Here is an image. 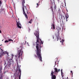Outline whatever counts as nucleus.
Returning a JSON list of instances; mask_svg holds the SVG:
<instances>
[{"label":"nucleus","mask_w":79,"mask_h":79,"mask_svg":"<svg viewBox=\"0 0 79 79\" xmlns=\"http://www.w3.org/2000/svg\"><path fill=\"white\" fill-rule=\"evenodd\" d=\"M70 72H71V73L72 74V75H73V71H70Z\"/></svg>","instance_id":"obj_27"},{"label":"nucleus","mask_w":79,"mask_h":79,"mask_svg":"<svg viewBox=\"0 0 79 79\" xmlns=\"http://www.w3.org/2000/svg\"><path fill=\"white\" fill-rule=\"evenodd\" d=\"M11 61H10V62L8 61V62L7 64L5 66V67H7V68H8V69H9V68L11 67Z\"/></svg>","instance_id":"obj_7"},{"label":"nucleus","mask_w":79,"mask_h":79,"mask_svg":"<svg viewBox=\"0 0 79 79\" xmlns=\"http://www.w3.org/2000/svg\"><path fill=\"white\" fill-rule=\"evenodd\" d=\"M52 27H51L52 29H53V30H55V24H52Z\"/></svg>","instance_id":"obj_10"},{"label":"nucleus","mask_w":79,"mask_h":79,"mask_svg":"<svg viewBox=\"0 0 79 79\" xmlns=\"http://www.w3.org/2000/svg\"><path fill=\"white\" fill-rule=\"evenodd\" d=\"M12 57H13V56H14V55H12Z\"/></svg>","instance_id":"obj_33"},{"label":"nucleus","mask_w":79,"mask_h":79,"mask_svg":"<svg viewBox=\"0 0 79 79\" xmlns=\"http://www.w3.org/2000/svg\"><path fill=\"white\" fill-rule=\"evenodd\" d=\"M33 45H35V44H34Z\"/></svg>","instance_id":"obj_37"},{"label":"nucleus","mask_w":79,"mask_h":79,"mask_svg":"<svg viewBox=\"0 0 79 79\" xmlns=\"http://www.w3.org/2000/svg\"><path fill=\"white\" fill-rule=\"evenodd\" d=\"M64 40L63 39V40H62V41H60V42H62V44H63V42H64Z\"/></svg>","instance_id":"obj_16"},{"label":"nucleus","mask_w":79,"mask_h":79,"mask_svg":"<svg viewBox=\"0 0 79 79\" xmlns=\"http://www.w3.org/2000/svg\"><path fill=\"white\" fill-rule=\"evenodd\" d=\"M16 23L18 27H19V28H20V29H21V23H20V22H18L16 21Z\"/></svg>","instance_id":"obj_8"},{"label":"nucleus","mask_w":79,"mask_h":79,"mask_svg":"<svg viewBox=\"0 0 79 79\" xmlns=\"http://www.w3.org/2000/svg\"><path fill=\"white\" fill-rule=\"evenodd\" d=\"M9 53L8 52L6 51H4L2 52L1 54L0 55V57H2V56H4L5 55H6V54L8 56V54Z\"/></svg>","instance_id":"obj_6"},{"label":"nucleus","mask_w":79,"mask_h":79,"mask_svg":"<svg viewBox=\"0 0 79 79\" xmlns=\"http://www.w3.org/2000/svg\"><path fill=\"white\" fill-rule=\"evenodd\" d=\"M51 72V75L52 76V79H56V76H55V75H53V73H55L53 72V71H52Z\"/></svg>","instance_id":"obj_5"},{"label":"nucleus","mask_w":79,"mask_h":79,"mask_svg":"<svg viewBox=\"0 0 79 79\" xmlns=\"http://www.w3.org/2000/svg\"><path fill=\"white\" fill-rule=\"evenodd\" d=\"M2 69V68H1V70Z\"/></svg>","instance_id":"obj_38"},{"label":"nucleus","mask_w":79,"mask_h":79,"mask_svg":"<svg viewBox=\"0 0 79 79\" xmlns=\"http://www.w3.org/2000/svg\"><path fill=\"white\" fill-rule=\"evenodd\" d=\"M56 61H55V65H56Z\"/></svg>","instance_id":"obj_29"},{"label":"nucleus","mask_w":79,"mask_h":79,"mask_svg":"<svg viewBox=\"0 0 79 79\" xmlns=\"http://www.w3.org/2000/svg\"><path fill=\"white\" fill-rule=\"evenodd\" d=\"M32 19H31V20L29 21V23H30V24H31L32 23Z\"/></svg>","instance_id":"obj_15"},{"label":"nucleus","mask_w":79,"mask_h":79,"mask_svg":"<svg viewBox=\"0 0 79 79\" xmlns=\"http://www.w3.org/2000/svg\"><path fill=\"white\" fill-rule=\"evenodd\" d=\"M61 19H62V20H63H63H64L65 19L64 16H63V15H61Z\"/></svg>","instance_id":"obj_12"},{"label":"nucleus","mask_w":79,"mask_h":79,"mask_svg":"<svg viewBox=\"0 0 79 79\" xmlns=\"http://www.w3.org/2000/svg\"><path fill=\"white\" fill-rule=\"evenodd\" d=\"M16 76H17V75H16Z\"/></svg>","instance_id":"obj_43"},{"label":"nucleus","mask_w":79,"mask_h":79,"mask_svg":"<svg viewBox=\"0 0 79 79\" xmlns=\"http://www.w3.org/2000/svg\"><path fill=\"white\" fill-rule=\"evenodd\" d=\"M19 67V72L18 74L17 77H15V79H21V70L19 68V65H18Z\"/></svg>","instance_id":"obj_4"},{"label":"nucleus","mask_w":79,"mask_h":79,"mask_svg":"<svg viewBox=\"0 0 79 79\" xmlns=\"http://www.w3.org/2000/svg\"><path fill=\"white\" fill-rule=\"evenodd\" d=\"M26 41H24V42L23 43V45H25L26 44Z\"/></svg>","instance_id":"obj_19"},{"label":"nucleus","mask_w":79,"mask_h":79,"mask_svg":"<svg viewBox=\"0 0 79 79\" xmlns=\"http://www.w3.org/2000/svg\"><path fill=\"white\" fill-rule=\"evenodd\" d=\"M1 50H2V52H3V50H2V49Z\"/></svg>","instance_id":"obj_35"},{"label":"nucleus","mask_w":79,"mask_h":79,"mask_svg":"<svg viewBox=\"0 0 79 79\" xmlns=\"http://www.w3.org/2000/svg\"><path fill=\"white\" fill-rule=\"evenodd\" d=\"M66 21H68V20L67 19H66Z\"/></svg>","instance_id":"obj_36"},{"label":"nucleus","mask_w":79,"mask_h":79,"mask_svg":"<svg viewBox=\"0 0 79 79\" xmlns=\"http://www.w3.org/2000/svg\"><path fill=\"white\" fill-rule=\"evenodd\" d=\"M27 14H29V12H27Z\"/></svg>","instance_id":"obj_34"},{"label":"nucleus","mask_w":79,"mask_h":79,"mask_svg":"<svg viewBox=\"0 0 79 79\" xmlns=\"http://www.w3.org/2000/svg\"><path fill=\"white\" fill-rule=\"evenodd\" d=\"M63 69H61V74H62L63 73Z\"/></svg>","instance_id":"obj_26"},{"label":"nucleus","mask_w":79,"mask_h":79,"mask_svg":"<svg viewBox=\"0 0 79 79\" xmlns=\"http://www.w3.org/2000/svg\"><path fill=\"white\" fill-rule=\"evenodd\" d=\"M63 76H64V75H62V77H63V78H62V79H67V78H63Z\"/></svg>","instance_id":"obj_24"},{"label":"nucleus","mask_w":79,"mask_h":79,"mask_svg":"<svg viewBox=\"0 0 79 79\" xmlns=\"http://www.w3.org/2000/svg\"><path fill=\"white\" fill-rule=\"evenodd\" d=\"M54 10H56V5H55L54 6Z\"/></svg>","instance_id":"obj_17"},{"label":"nucleus","mask_w":79,"mask_h":79,"mask_svg":"<svg viewBox=\"0 0 79 79\" xmlns=\"http://www.w3.org/2000/svg\"><path fill=\"white\" fill-rule=\"evenodd\" d=\"M22 8L23 10V13L25 17L27 19H28V17L27 16V15L26 14V12H25V9L27 10L26 9V7L24 6V4L25 3V0H22Z\"/></svg>","instance_id":"obj_2"},{"label":"nucleus","mask_w":79,"mask_h":79,"mask_svg":"<svg viewBox=\"0 0 79 79\" xmlns=\"http://www.w3.org/2000/svg\"><path fill=\"white\" fill-rule=\"evenodd\" d=\"M67 78L68 79V77H67Z\"/></svg>","instance_id":"obj_40"},{"label":"nucleus","mask_w":79,"mask_h":79,"mask_svg":"<svg viewBox=\"0 0 79 79\" xmlns=\"http://www.w3.org/2000/svg\"><path fill=\"white\" fill-rule=\"evenodd\" d=\"M4 65L5 66H6V65H7V64H6V62H5V63H4Z\"/></svg>","instance_id":"obj_22"},{"label":"nucleus","mask_w":79,"mask_h":79,"mask_svg":"<svg viewBox=\"0 0 79 79\" xmlns=\"http://www.w3.org/2000/svg\"><path fill=\"white\" fill-rule=\"evenodd\" d=\"M59 71H60V69H58V72H59Z\"/></svg>","instance_id":"obj_30"},{"label":"nucleus","mask_w":79,"mask_h":79,"mask_svg":"<svg viewBox=\"0 0 79 79\" xmlns=\"http://www.w3.org/2000/svg\"><path fill=\"white\" fill-rule=\"evenodd\" d=\"M8 41H12V42H13V40H11V39H10L9 40H8Z\"/></svg>","instance_id":"obj_20"},{"label":"nucleus","mask_w":79,"mask_h":79,"mask_svg":"<svg viewBox=\"0 0 79 79\" xmlns=\"http://www.w3.org/2000/svg\"><path fill=\"white\" fill-rule=\"evenodd\" d=\"M0 1H1V0H0Z\"/></svg>","instance_id":"obj_44"},{"label":"nucleus","mask_w":79,"mask_h":79,"mask_svg":"<svg viewBox=\"0 0 79 79\" xmlns=\"http://www.w3.org/2000/svg\"><path fill=\"white\" fill-rule=\"evenodd\" d=\"M56 29L57 30V33L58 34H59V32H60V30L59 29H58V27H56Z\"/></svg>","instance_id":"obj_13"},{"label":"nucleus","mask_w":79,"mask_h":79,"mask_svg":"<svg viewBox=\"0 0 79 79\" xmlns=\"http://www.w3.org/2000/svg\"><path fill=\"white\" fill-rule=\"evenodd\" d=\"M75 68H76V67H75Z\"/></svg>","instance_id":"obj_45"},{"label":"nucleus","mask_w":79,"mask_h":79,"mask_svg":"<svg viewBox=\"0 0 79 79\" xmlns=\"http://www.w3.org/2000/svg\"><path fill=\"white\" fill-rule=\"evenodd\" d=\"M0 46H2V45H1Z\"/></svg>","instance_id":"obj_42"},{"label":"nucleus","mask_w":79,"mask_h":79,"mask_svg":"<svg viewBox=\"0 0 79 79\" xmlns=\"http://www.w3.org/2000/svg\"><path fill=\"white\" fill-rule=\"evenodd\" d=\"M9 42V41L7 40H6L5 41V43H8V42Z\"/></svg>","instance_id":"obj_21"},{"label":"nucleus","mask_w":79,"mask_h":79,"mask_svg":"<svg viewBox=\"0 0 79 79\" xmlns=\"http://www.w3.org/2000/svg\"><path fill=\"white\" fill-rule=\"evenodd\" d=\"M65 17L66 18V19H68V18H69V15L66 14V15H65Z\"/></svg>","instance_id":"obj_14"},{"label":"nucleus","mask_w":79,"mask_h":79,"mask_svg":"<svg viewBox=\"0 0 79 79\" xmlns=\"http://www.w3.org/2000/svg\"><path fill=\"white\" fill-rule=\"evenodd\" d=\"M0 33H2V31H1V30H0Z\"/></svg>","instance_id":"obj_31"},{"label":"nucleus","mask_w":79,"mask_h":79,"mask_svg":"<svg viewBox=\"0 0 79 79\" xmlns=\"http://www.w3.org/2000/svg\"><path fill=\"white\" fill-rule=\"evenodd\" d=\"M54 69L55 70L54 71V73H58V69H57V68H55Z\"/></svg>","instance_id":"obj_11"},{"label":"nucleus","mask_w":79,"mask_h":79,"mask_svg":"<svg viewBox=\"0 0 79 79\" xmlns=\"http://www.w3.org/2000/svg\"><path fill=\"white\" fill-rule=\"evenodd\" d=\"M37 6L36 7V8H38V6H39V5L38 4V3H37Z\"/></svg>","instance_id":"obj_23"},{"label":"nucleus","mask_w":79,"mask_h":79,"mask_svg":"<svg viewBox=\"0 0 79 79\" xmlns=\"http://www.w3.org/2000/svg\"><path fill=\"white\" fill-rule=\"evenodd\" d=\"M52 37H53V39H54V36H52Z\"/></svg>","instance_id":"obj_32"},{"label":"nucleus","mask_w":79,"mask_h":79,"mask_svg":"<svg viewBox=\"0 0 79 79\" xmlns=\"http://www.w3.org/2000/svg\"><path fill=\"white\" fill-rule=\"evenodd\" d=\"M6 73V72H5L4 73Z\"/></svg>","instance_id":"obj_39"},{"label":"nucleus","mask_w":79,"mask_h":79,"mask_svg":"<svg viewBox=\"0 0 79 79\" xmlns=\"http://www.w3.org/2000/svg\"><path fill=\"white\" fill-rule=\"evenodd\" d=\"M2 78V77H1V78Z\"/></svg>","instance_id":"obj_46"},{"label":"nucleus","mask_w":79,"mask_h":79,"mask_svg":"<svg viewBox=\"0 0 79 79\" xmlns=\"http://www.w3.org/2000/svg\"><path fill=\"white\" fill-rule=\"evenodd\" d=\"M50 8L51 9L53 13V7H52V6H51Z\"/></svg>","instance_id":"obj_18"},{"label":"nucleus","mask_w":79,"mask_h":79,"mask_svg":"<svg viewBox=\"0 0 79 79\" xmlns=\"http://www.w3.org/2000/svg\"><path fill=\"white\" fill-rule=\"evenodd\" d=\"M23 47L22 46H20V47L18 48V51L17 53V56L18 58H20L21 56H22L23 53V51L22 49H23Z\"/></svg>","instance_id":"obj_3"},{"label":"nucleus","mask_w":79,"mask_h":79,"mask_svg":"<svg viewBox=\"0 0 79 79\" xmlns=\"http://www.w3.org/2000/svg\"><path fill=\"white\" fill-rule=\"evenodd\" d=\"M58 39H60V40H61V37H60V36H57L56 38V39H55V40H57V41H58Z\"/></svg>","instance_id":"obj_9"},{"label":"nucleus","mask_w":79,"mask_h":79,"mask_svg":"<svg viewBox=\"0 0 79 79\" xmlns=\"http://www.w3.org/2000/svg\"><path fill=\"white\" fill-rule=\"evenodd\" d=\"M1 6V5H0V6Z\"/></svg>","instance_id":"obj_41"},{"label":"nucleus","mask_w":79,"mask_h":79,"mask_svg":"<svg viewBox=\"0 0 79 79\" xmlns=\"http://www.w3.org/2000/svg\"><path fill=\"white\" fill-rule=\"evenodd\" d=\"M34 34L37 37L36 42V54L34 55V56L36 58H39L40 61H42V55H41V44H43V42L42 41L41 39L39 38V31L38 29L35 31L34 33Z\"/></svg>","instance_id":"obj_1"},{"label":"nucleus","mask_w":79,"mask_h":79,"mask_svg":"<svg viewBox=\"0 0 79 79\" xmlns=\"http://www.w3.org/2000/svg\"><path fill=\"white\" fill-rule=\"evenodd\" d=\"M0 5H2V1H0Z\"/></svg>","instance_id":"obj_25"},{"label":"nucleus","mask_w":79,"mask_h":79,"mask_svg":"<svg viewBox=\"0 0 79 79\" xmlns=\"http://www.w3.org/2000/svg\"><path fill=\"white\" fill-rule=\"evenodd\" d=\"M9 58H8L7 59V61H9Z\"/></svg>","instance_id":"obj_28"}]
</instances>
